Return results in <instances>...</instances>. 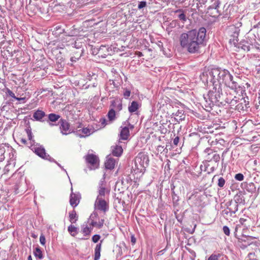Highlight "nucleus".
I'll return each instance as SVG.
<instances>
[{
	"mask_svg": "<svg viewBox=\"0 0 260 260\" xmlns=\"http://www.w3.org/2000/svg\"><path fill=\"white\" fill-rule=\"evenodd\" d=\"M223 215H229L231 216V211H229V210L228 209V207L226 209H224L222 211Z\"/></svg>",
	"mask_w": 260,
	"mask_h": 260,
	"instance_id": "obj_57",
	"label": "nucleus"
},
{
	"mask_svg": "<svg viewBox=\"0 0 260 260\" xmlns=\"http://www.w3.org/2000/svg\"><path fill=\"white\" fill-rule=\"evenodd\" d=\"M34 254L35 257H36L37 259L41 260L44 257L42 251L39 246L35 248L34 251Z\"/></svg>",
	"mask_w": 260,
	"mask_h": 260,
	"instance_id": "obj_27",
	"label": "nucleus"
},
{
	"mask_svg": "<svg viewBox=\"0 0 260 260\" xmlns=\"http://www.w3.org/2000/svg\"><path fill=\"white\" fill-rule=\"evenodd\" d=\"M16 100L19 101L20 103H24L26 102V98L25 97L16 98Z\"/></svg>",
	"mask_w": 260,
	"mask_h": 260,
	"instance_id": "obj_54",
	"label": "nucleus"
},
{
	"mask_svg": "<svg viewBox=\"0 0 260 260\" xmlns=\"http://www.w3.org/2000/svg\"><path fill=\"white\" fill-rule=\"evenodd\" d=\"M60 116L54 113H50L48 116V120L47 121L49 122V124L50 126H52L54 125H56V124L53 123V122H55L58 121L60 118Z\"/></svg>",
	"mask_w": 260,
	"mask_h": 260,
	"instance_id": "obj_17",
	"label": "nucleus"
},
{
	"mask_svg": "<svg viewBox=\"0 0 260 260\" xmlns=\"http://www.w3.org/2000/svg\"><path fill=\"white\" fill-rule=\"evenodd\" d=\"M105 176V173L103 175V178L99 182L97 188L98 195L96 198L106 199L107 197H108L109 195L110 189L106 187Z\"/></svg>",
	"mask_w": 260,
	"mask_h": 260,
	"instance_id": "obj_8",
	"label": "nucleus"
},
{
	"mask_svg": "<svg viewBox=\"0 0 260 260\" xmlns=\"http://www.w3.org/2000/svg\"><path fill=\"white\" fill-rule=\"evenodd\" d=\"M218 166V163H215V165L214 166L211 167L209 169V171H208V173H211L215 171V170H216Z\"/></svg>",
	"mask_w": 260,
	"mask_h": 260,
	"instance_id": "obj_53",
	"label": "nucleus"
},
{
	"mask_svg": "<svg viewBox=\"0 0 260 260\" xmlns=\"http://www.w3.org/2000/svg\"><path fill=\"white\" fill-rule=\"evenodd\" d=\"M181 47L190 53H198L206 45V29L201 27L198 30L192 29L182 33L179 38Z\"/></svg>",
	"mask_w": 260,
	"mask_h": 260,
	"instance_id": "obj_1",
	"label": "nucleus"
},
{
	"mask_svg": "<svg viewBox=\"0 0 260 260\" xmlns=\"http://www.w3.org/2000/svg\"><path fill=\"white\" fill-rule=\"evenodd\" d=\"M228 209L231 211V216L235 214L238 210V204L236 202L231 200L226 203Z\"/></svg>",
	"mask_w": 260,
	"mask_h": 260,
	"instance_id": "obj_15",
	"label": "nucleus"
},
{
	"mask_svg": "<svg viewBox=\"0 0 260 260\" xmlns=\"http://www.w3.org/2000/svg\"><path fill=\"white\" fill-rule=\"evenodd\" d=\"M115 112L113 109H111L109 111L107 116L109 121H112L115 119Z\"/></svg>",
	"mask_w": 260,
	"mask_h": 260,
	"instance_id": "obj_33",
	"label": "nucleus"
},
{
	"mask_svg": "<svg viewBox=\"0 0 260 260\" xmlns=\"http://www.w3.org/2000/svg\"><path fill=\"white\" fill-rule=\"evenodd\" d=\"M246 190L251 193L254 192L256 191V187L254 183L250 182L246 184Z\"/></svg>",
	"mask_w": 260,
	"mask_h": 260,
	"instance_id": "obj_31",
	"label": "nucleus"
},
{
	"mask_svg": "<svg viewBox=\"0 0 260 260\" xmlns=\"http://www.w3.org/2000/svg\"><path fill=\"white\" fill-rule=\"evenodd\" d=\"M210 166V164L205 162L204 165H201L200 166V171L198 175H196L194 173H191V174L193 176V177H199L202 173V171H206L207 168Z\"/></svg>",
	"mask_w": 260,
	"mask_h": 260,
	"instance_id": "obj_28",
	"label": "nucleus"
},
{
	"mask_svg": "<svg viewBox=\"0 0 260 260\" xmlns=\"http://www.w3.org/2000/svg\"><path fill=\"white\" fill-rule=\"evenodd\" d=\"M83 53V50L81 49L80 51H78L75 53V54L71 57V61L72 62H76L77 60H78L82 55V54Z\"/></svg>",
	"mask_w": 260,
	"mask_h": 260,
	"instance_id": "obj_29",
	"label": "nucleus"
},
{
	"mask_svg": "<svg viewBox=\"0 0 260 260\" xmlns=\"http://www.w3.org/2000/svg\"><path fill=\"white\" fill-rule=\"evenodd\" d=\"M27 260H32L31 256L30 255L28 256V257L27 258Z\"/></svg>",
	"mask_w": 260,
	"mask_h": 260,
	"instance_id": "obj_64",
	"label": "nucleus"
},
{
	"mask_svg": "<svg viewBox=\"0 0 260 260\" xmlns=\"http://www.w3.org/2000/svg\"><path fill=\"white\" fill-rule=\"evenodd\" d=\"M25 132L27 134V136L28 140L29 141L30 146L33 145V144H36L35 140L34 139V136L31 132V129L30 126H28L25 129Z\"/></svg>",
	"mask_w": 260,
	"mask_h": 260,
	"instance_id": "obj_24",
	"label": "nucleus"
},
{
	"mask_svg": "<svg viewBox=\"0 0 260 260\" xmlns=\"http://www.w3.org/2000/svg\"><path fill=\"white\" fill-rule=\"evenodd\" d=\"M103 240H101L100 243L96 244L94 249V260H99L101 256V250L102 247V243Z\"/></svg>",
	"mask_w": 260,
	"mask_h": 260,
	"instance_id": "obj_23",
	"label": "nucleus"
},
{
	"mask_svg": "<svg viewBox=\"0 0 260 260\" xmlns=\"http://www.w3.org/2000/svg\"><path fill=\"white\" fill-rule=\"evenodd\" d=\"M254 253H249L246 257L247 260H257L254 258Z\"/></svg>",
	"mask_w": 260,
	"mask_h": 260,
	"instance_id": "obj_51",
	"label": "nucleus"
},
{
	"mask_svg": "<svg viewBox=\"0 0 260 260\" xmlns=\"http://www.w3.org/2000/svg\"><path fill=\"white\" fill-rule=\"evenodd\" d=\"M115 165V160L111 157H108L105 165L107 169L112 170L114 169Z\"/></svg>",
	"mask_w": 260,
	"mask_h": 260,
	"instance_id": "obj_22",
	"label": "nucleus"
},
{
	"mask_svg": "<svg viewBox=\"0 0 260 260\" xmlns=\"http://www.w3.org/2000/svg\"><path fill=\"white\" fill-rule=\"evenodd\" d=\"M68 230L72 236H75L77 233V228L74 225H70L68 226Z\"/></svg>",
	"mask_w": 260,
	"mask_h": 260,
	"instance_id": "obj_38",
	"label": "nucleus"
},
{
	"mask_svg": "<svg viewBox=\"0 0 260 260\" xmlns=\"http://www.w3.org/2000/svg\"><path fill=\"white\" fill-rule=\"evenodd\" d=\"M207 81L213 82L215 83H221L230 88L231 89H235L239 87L237 82L233 80V76L227 70H222L220 69H213L209 72L208 76Z\"/></svg>",
	"mask_w": 260,
	"mask_h": 260,
	"instance_id": "obj_2",
	"label": "nucleus"
},
{
	"mask_svg": "<svg viewBox=\"0 0 260 260\" xmlns=\"http://www.w3.org/2000/svg\"><path fill=\"white\" fill-rule=\"evenodd\" d=\"M246 221H247V219H245V218H241L239 219V223L236 226L235 232L236 233V232H237V230H238V228H240L241 226V225H244L245 227H246L247 225L245 223V222H246Z\"/></svg>",
	"mask_w": 260,
	"mask_h": 260,
	"instance_id": "obj_35",
	"label": "nucleus"
},
{
	"mask_svg": "<svg viewBox=\"0 0 260 260\" xmlns=\"http://www.w3.org/2000/svg\"><path fill=\"white\" fill-rule=\"evenodd\" d=\"M179 141V137L177 136L173 139V144L177 146L178 144Z\"/></svg>",
	"mask_w": 260,
	"mask_h": 260,
	"instance_id": "obj_56",
	"label": "nucleus"
},
{
	"mask_svg": "<svg viewBox=\"0 0 260 260\" xmlns=\"http://www.w3.org/2000/svg\"><path fill=\"white\" fill-rule=\"evenodd\" d=\"M234 199H235V200H234V201H233V202H236V203L238 204V203H241L243 201V199H242V198L241 195L237 194L236 196H235Z\"/></svg>",
	"mask_w": 260,
	"mask_h": 260,
	"instance_id": "obj_43",
	"label": "nucleus"
},
{
	"mask_svg": "<svg viewBox=\"0 0 260 260\" xmlns=\"http://www.w3.org/2000/svg\"><path fill=\"white\" fill-rule=\"evenodd\" d=\"M157 46L159 47V48L160 49V50H162L163 47H162V43L161 42H158L157 43Z\"/></svg>",
	"mask_w": 260,
	"mask_h": 260,
	"instance_id": "obj_59",
	"label": "nucleus"
},
{
	"mask_svg": "<svg viewBox=\"0 0 260 260\" xmlns=\"http://www.w3.org/2000/svg\"><path fill=\"white\" fill-rule=\"evenodd\" d=\"M170 160L167 159V165H166V167H167V166L168 168H169V166H170V164H169V163H170Z\"/></svg>",
	"mask_w": 260,
	"mask_h": 260,
	"instance_id": "obj_63",
	"label": "nucleus"
},
{
	"mask_svg": "<svg viewBox=\"0 0 260 260\" xmlns=\"http://www.w3.org/2000/svg\"><path fill=\"white\" fill-rule=\"evenodd\" d=\"M212 4L208 7V10L215 9L217 11L218 8L220 5L219 0H211Z\"/></svg>",
	"mask_w": 260,
	"mask_h": 260,
	"instance_id": "obj_30",
	"label": "nucleus"
},
{
	"mask_svg": "<svg viewBox=\"0 0 260 260\" xmlns=\"http://www.w3.org/2000/svg\"><path fill=\"white\" fill-rule=\"evenodd\" d=\"M59 123L60 132L62 135H67L71 133L70 124L66 120L60 119Z\"/></svg>",
	"mask_w": 260,
	"mask_h": 260,
	"instance_id": "obj_12",
	"label": "nucleus"
},
{
	"mask_svg": "<svg viewBox=\"0 0 260 260\" xmlns=\"http://www.w3.org/2000/svg\"><path fill=\"white\" fill-rule=\"evenodd\" d=\"M131 91L128 89H125L124 90L123 95L125 99H128L131 95Z\"/></svg>",
	"mask_w": 260,
	"mask_h": 260,
	"instance_id": "obj_45",
	"label": "nucleus"
},
{
	"mask_svg": "<svg viewBox=\"0 0 260 260\" xmlns=\"http://www.w3.org/2000/svg\"><path fill=\"white\" fill-rule=\"evenodd\" d=\"M86 162L92 166H94L99 162L98 157L92 154H88L85 156Z\"/></svg>",
	"mask_w": 260,
	"mask_h": 260,
	"instance_id": "obj_16",
	"label": "nucleus"
},
{
	"mask_svg": "<svg viewBox=\"0 0 260 260\" xmlns=\"http://www.w3.org/2000/svg\"><path fill=\"white\" fill-rule=\"evenodd\" d=\"M225 179L222 177H220L218 179L217 185L220 188H223L225 185Z\"/></svg>",
	"mask_w": 260,
	"mask_h": 260,
	"instance_id": "obj_41",
	"label": "nucleus"
},
{
	"mask_svg": "<svg viewBox=\"0 0 260 260\" xmlns=\"http://www.w3.org/2000/svg\"><path fill=\"white\" fill-rule=\"evenodd\" d=\"M221 256L220 253H213L208 258V260H218Z\"/></svg>",
	"mask_w": 260,
	"mask_h": 260,
	"instance_id": "obj_39",
	"label": "nucleus"
},
{
	"mask_svg": "<svg viewBox=\"0 0 260 260\" xmlns=\"http://www.w3.org/2000/svg\"><path fill=\"white\" fill-rule=\"evenodd\" d=\"M91 225L92 226H97V222H95V221H91Z\"/></svg>",
	"mask_w": 260,
	"mask_h": 260,
	"instance_id": "obj_62",
	"label": "nucleus"
},
{
	"mask_svg": "<svg viewBox=\"0 0 260 260\" xmlns=\"http://www.w3.org/2000/svg\"><path fill=\"white\" fill-rule=\"evenodd\" d=\"M111 106L116 112H119L122 109V102L120 100H115L111 102Z\"/></svg>",
	"mask_w": 260,
	"mask_h": 260,
	"instance_id": "obj_18",
	"label": "nucleus"
},
{
	"mask_svg": "<svg viewBox=\"0 0 260 260\" xmlns=\"http://www.w3.org/2000/svg\"><path fill=\"white\" fill-rule=\"evenodd\" d=\"M82 231L85 236L89 235L91 232L90 229L87 225L82 228Z\"/></svg>",
	"mask_w": 260,
	"mask_h": 260,
	"instance_id": "obj_40",
	"label": "nucleus"
},
{
	"mask_svg": "<svg viewBox=\"0 0 260 260\" xmlns=\"http://www.w3.org/2000/svg\"><path fill=\"white\" fill-rule=\"evenodd\" d=\"M81 131L82 133L84 135V136H82L81 137L88 136L94 132V131L92 128H89L88 127L83 128L81 129Z\"/></svg>",
	"mask_w": 260,
	"mask_h": 260,
	"instance_id": "obj_34",
	"label": "nucleus"
},
{
	"mask_svg": "<svg viewBox=\"0 0 260 260\" xmlns=\"http://www.w3.org/2000/svg\"><path fill=\"white\" fill-rule=\"evenodd\" d=\"M70 221L71 223H74L76 222L78 219V216L75 210H73L69 213Z\"/></svg>",
	"mask_w": 260,
	"mask_h": 260,
	"instance_id": "obj_32",
	"label": "nucleus"
},
{
	"mask_svg": "<svg viewBox=\"0 0 260 260\" xmlns=\"http://www.w3.org/2000/svg\"><path fill=\"white\" fill-rule=\"evenodd\" d=\"M40 242L42 245L45 246L46 243V239L45 236L43 235H41L40 236Z\"/></svg>",
	"mask_w": 260,
	"mask_h": 260,
	"instance_id": "obj_50",
	"label": "nucleus"
},
{
	"mask_svg": "<svg viewBox=\"0 0 260 260\" xmlns=\"http://www.w3.org/2000/svg\"><path fill=\"white\" fill-rule=\"evenodd\" d=\"M147 6V3L145 1H141L139 3L138 8L140 10L142 9Z\"/></svg>",
	"mask_w": 260,
	"mask_h": 260,
	"instance_id": "obj_46",
	"label": "nucleus"
},
{
	"mask_svg": "<svg viewBox=\"0 0 260 260\" xmlns=\"http://www.w3.org/2000/svg\"><path fill=\"white\" fill-rule=\"evenodd\" d=\"M204 152L207 154L206 155V162L208 163L212 161L215 163H218L220 157L219 154L214 152L212 149L210 148H207L204 150Z\"/></svg>",
	"mask_w": 260,
	"mask_h": 260,
	"instance_id": "obj_9",
	"label": "nucleus"
},
{
	"mask_svg": "<svg viewBox=\"0 0 260 260\" xmlns=\"http://www.w3.org/2000/svg\"><path fill=\"white\" fill-rule=\"evenodd\" d=\"M54 29L57 31H59V34H62L64 32V29L62 28L61 26L60 25H57L55 26Z\"/></svg>",
	"mask_w": 260,
	"mask_h": 260,
	"instance_id": "obj_49",
	"label": "nucleus"
},
{
	"mask_svg": "<svg viewBox=\"0 0 260 260\" xmlns=\"http://www.w3.org/2000/svg\"><path fill=\"white\" fill-rule=\"evenodd\" d=\"M101 236L100 235L95 234L92 237V241L94 243H97L100 240Z\"/></svg>",
	"mask_w": 260,
	"mask_h": 260,
	"instance_id": "obj_47",
	"label": "nucleus"
},
{
	"mask_svg": "<svg viewBox=\"0 0 260 260\" xmlns=\"http://www.w3.org/2000/svg\"><path fill=\"white\" fill-rule=\"evenodd\" d=\"M175 14L177 15V18L182 22L184 23L186 20L187 17L184 13V12L182 9H178L174 11Z\"/></svg>",
	"mask_w": 260,
	"mask_h": 260,
	"instance_id": "obj_20",
	"label": "nucleus"
},
{
	"mask_svg": "<svg viewBox=\"0 0 260 260\" xmlns=\"http://www.w3.org/2000/svg\"><path fill=\"white\" fill-rule=\"evenodd\" d=\"M242 22L236 21L234 23L228 28L230 35L229 42L231 44L236 45L238 42V37L240 31V28L242 26Z\"/></svg>",
	"mask_w": 260,
	"mask_h": 260,
	"instance_id": "obj_5",
	"label": "nucleus"
},
{
	"mask_svg": "<svg viewBox=\"0 0 260 260\" xmlns=\"http://www.w3.org/2000/svg\"><path fill=\"white\" fill-rule=\"evenodd\" d=\"M104 223V219H101L97 223H98L97 227H98L99 228H101L103 226Z\"/></svg>",
	"mask_w": 260,
	"mask_h": 260,
	"instance_id": "obj_55",
	"label": "nucleus"
},
{
	"mask_svg": "<svg viewBox=\"0 0 260 260\" xmlns=\"http://www.w3.org/2000/svg\"><path fill=\"white\" fill-rule=\"evenodd\" d=\"M129 136V127L127 126H124L122 127L120 133V139L123 140H126L128 139Z\"/></svg>",
	"mask_w": 260,
	"mask_h": 260,
	"instance_id": "obj_19",
	"label": "nucleus"
},
{
	"mask_svg": "<svg viewBox=\"0 0 260 260\" xmlns=\"http://www.w3.org/2000/svg\"><path fill=\"white\" fill-rule=\"evenodd\" d=\"M149 162V157L144 152L139 153L135 160V167L133 168L134 173L143 174L148 166Z\"/></svg>",
	"mask_w": 260,
	"mask_h": 260,
	"instance_id": "obj_4",
	"label": "nucleus"
},
{
	"mask_svg": "<svg viewBox=\"0 0 260 260\" xmlns=\"http://www.w3.org/2000/svg\"><path fill=\"white\" fill-rule=\"evenodd\" d=\"M210 83L212 84L210 85V89L207 94L204 95V100L205 106L211 108L214 104H217L218 103L222 104L223 92L222 85L219 82Z\"/></svg>",
	"mask_w": 260,
	"mask_h": 260,
	"instance_id": "obj_3",
	"label": "nucleus"
},
{
	"mask_svg": "<svg viewBox=\"0 0 260 260\" xmlns=\"http://www.w3.org/2000/svg\"><path fill=\"white\" fill-rule=\"evenodd\" d=\"M94 208L96 210L106 212L109 208L106 199L96 198L94 203Z\"/></svg>",
	"mask_w": 260,
	"mask_h": 260,
	"instance_id": "obj_10",
	"label": "nucleus"
},
{
	"mask_svg": "<svg viewBox=\"0 0 260 260\" xmlns=\"http://www.w3.org/2000/svg\"><path fill=\"white\" fill-rule=\"evenodd\" d=\"M139 108V104L136 101H133L129 105L128 109L131 113H133L137 111Z\"/></svg>",
	"mask_w": 260,
	"mask_h": 260,
	"instance_id": "obj_25",
	"label": "nucleus"
},
{
	"mask_svg": "<svg viewBox=\"0 0 260 260\" xmlns=\"http://www.w3.org/2000/svg\"><path fill=\"white\" fill-rule=\"evenodd\" d=\"M122 152L123 149L122 147L119 145H116L112 150V154L114 156L119 157L122 154Z\"/></svg>",
	"mask_w": 260,
	"mask_h": 260,
	"instance_id": "obj_26",
	"label": "nucleus"
},
{
	"mask_svg": "<svg viewBox=\"0 0 260 260\" xmlns=\"http://www.w3.org/2000/svg\"><path fill=\"white\" fill-rule=\"evenodd\" d=\"M252 242L250 236H243L241 238H238L236 242L237 246L241 249H244L251 245Z\"/></svg>",
	"mask_w": 260,
	"mask_h": 260,
	"instance_id": "obj_11",
	"label": "nucleus"
},
{
	"mask_svg": "<svg viewBox=\"0 0 260 260\" xmlns=\"http://www.w3.org/2000/svg\"><path fill=\"white\" fill-rule=\"evenodd\" d=\"M193 2L196 4L197 8L199 9L205 5L207 0H193Z\"/></svg>",
	"mask_w": 260,
	"mask_h": 260,
	"instance_id": "obj_37",
	"label": "nucleus"
},
{
	"mask_svg": "<svg viewBox=\"0 0 260 260\" xmlns=\"http://www.w3.org/2000/svg\"><path fill=\"white\" fill-rule=\"evenodd\" d=\"M131 242H133V243H135L136 242V239L134 237V236H132L131 238Z\"/></svg>",
	"mask_w": 260,
	"mask_h": 260,
	"instance_id": "obj_61",
	"label": "nucleus"
},
{
	"mask_svg": "<svg viewBox=\"0 0 260 260\" xmlns=\"http://www.w3.org/2000/svg\"><path fill=\"white\" fill-rule=\"evenodd\" d=\"M53 162H55L57 165V166H58L59 167H60V168H61L63 171H64L66 173V174H68V173H67V172L66 170H65V169L63 168V167L62 166H61V165L60 164H59V163L57 162L55 160H54V161Z\"/></svg>",
	"mask_w": 260,
	"mask_h": 260,
	"instance_id": "obj_58",
	"label": "nucleus"
},
{
	"mask_svg": "<svg viewBox=\"0 0 260 260\" xmlns=\"http://www.w3.org/2000/svg\"><path fill=\"white\" fill-rule=\"evenodd\" d=\"M6 93L15 100L16 98H17V97L15 95V94L12 92V91H11L9 88H7Z\"/></svg>",
	"mask_w": 260,
	"mask_h": 260,
	"instance_id": "obj_44",
	"label": "nucleus"
},
{
	"mask_svg": "<svg viewBox=\"0 0 260 260\" xmlns=\"http://www.w3.org/2000/svg\"><path fill=\"white\" fill-rule=\"evenodd\" d=\"M185 116L184 114V111L178 110L175 113H173L171 117L172 121L179 123L185 119Z\"/></svg>",
	"mask_w": 260,
	"mask_h": 260,
	"instance_id": "obj_13",
	"label": "nucleus"
},
{
	"mask_svg": "<svg viewBox=\"0 0 260 260\" xmlns=\"http://www.w3.org/2000/svg\"><path fill=\"white\" fill-rule=\"evenodd\" d=\"M244 175L241 173H238L235 175V179L238 181H243L244 180Z\"/></svg>",
	"mask_w": 260,
	"mask_h": 260,
	"instance_id": "obj_42",
	"label": "nucleus"
},
{
	"mask_svg": "<svg viewBox=\"0 0 260 260\" xmlns=\"http://www.w3.org/2000/svg\"><path fill=\"white\" fill-rule=\"evenodd\" d=\"M21 142L23 144H27V141L25 139H21Z\"/></svg>",
	"mask_w": 260,
	"mask_h": 260,
	"instance_id": "obj_60",
	"label": "nucleus"
},
{
	"mask_svg": "<svg viewBox=\"0 0 260 260\" xmlns=\"http://www.w3.org/2000/svg\"><path fill=\"white\" fill-rule=\"evenodd\" d=\"M223 233H224L225 235H227V236H229L230 234V229L229 228L228 226L225 225V226H223Z\"/></svg>",
	"mask_w": 260,
	"mask_h": 260,
	"instance_id": "obj_48",
	"label": "nucleus"
},
{
	"mask_svg": "<svg viewBox=\"0 0 260 260\" xmlns=\"http://www.w3.org/2000/svg\"><path fill=\"white\" fill-rule=\"evenodd\" d=\"M237 87L235 89H232V91H226L225 94L223 95L222 103L225 102L226 103L230 105L231 106H235L237 103L240 100L241 101H244L245 107H246V101L243 98L240 99V98L236 96L237 94Z\"/></svg>",
	"mask_w": 260,
	"mask_h": 260,
	"instance_id": "obj_6",
	"label": "nucleus"
},
{
	"mask_svg": "<svg viewBox=\"0 0 260 260\" xmlns=\"http://www.w3.org/2000/svg\"><path fill=\"white\" fill-rule=\"evenodd\" d=\"M46 116L45 113L40 110H37L33 114V117L37 121H43V118Z\"/></svg>",
	"mask_w": 260,
	"mask_h": 260,
	"instance_id": "obj_21",
	"label": "nucleus"
},
{
	"mask_svg": "<svg viewBox=\"0 0 260 260\" xmlns=\"http://www.w3.org/2000/svg\"><path fill=\"white\" fill-rule=\"evenodd\" d=\"M69 41H71V43L70 44V45H72L74 48L78 49L79 50L78 51H80L81 49H83L81 47L82 45L79 44L77 45L76 41L74 40L73 38H70Z\"/></svg>",
	"mask_w": 260,
	"mask_h": 260,
	"instance_id": "obj_36",
	"label": "nucleus"
},
{
	"mask_svg": "<svg viewBox=\"0 0 260 260\" xmlns=\"http://www.w3.org/2000/svg\"><path fill=\"white\" fill-rule=\"evenodd\" d=\"M29 147L40 157L50 161H54V159L46 152L44 147L40 144L37 143Z\"/></svg>",
	"mask_w": 260,
	"mask_h": 260,
	"instance_id": "obj_7",
	"label": "nucleus"
},
{
	"mask_svg": "<svg viewBox=\"0 0 260 260\" xmlns=\"http://www.w3.org/2000/svg\"><path fill=\"white\" fill-rule=\"evenodd\" d=\"M107 120L105 118H100L99 121V123H101V125L103 127H104L107 124Z\"/></svg>",
	"mask_w": 260,
	"mask_h": 260,
	"instance_id": "obj_52",
	"label": "nucleus"
},
{
	"mask_svg": "<svg viewBox=\"0 0 260 260\" xmlns=\"http://www.w3.org/2000/svg\"><path fill=\"white\" fill-rule=\"evenodd\" d=\"M80 198V193H74L72 192L70 199V205L73 207H76L79 203Z\"/></svg>",
	"mask_w": 260,
	"mask_h": 260,
	"instance_id": "obj_14",
	"label": "nucleus"
}]
</instances>
